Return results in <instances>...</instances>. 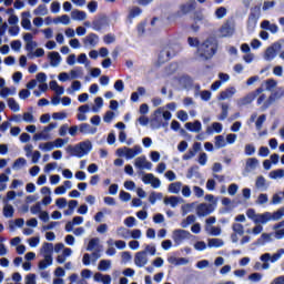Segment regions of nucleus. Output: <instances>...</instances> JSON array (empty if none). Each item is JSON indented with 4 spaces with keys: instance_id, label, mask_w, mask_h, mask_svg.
<instances>
[{
    "instance_id": "1",
    "label": "nucleus",
    "mask_w": 284,
    "mask_h": 284,
    "mask_svg": "<svg viewBox=\"0 0 284 284\" xmlns=\"http://www.w3.org/2000/svg\"><path fill=\"white\" fill-rule=\"evenodd\" d=\"M246 216L255 224L262 223V225H265V223H268V221H281V219L284 216V207L278 209L277 211L273 212V214L270 212L256 214L254 209H248L246 211Z\"/></svg>"
},
{
    "instance_id": "2",
    "label": "nucleus",
    "mask_w": 284,
    "mask_h": 284,
    "mask_svg": "<svg viewBox=\"0 0 284 284\" xmlns=\"http://www.w3.org/2000/svg\"><path fill=\"white\" fill-rule=\"evenodd\" d=\"M90 150H92V142L90 141L80 142L75 146L69 145L67 148V152L71 154V156H77L78 159H83V156H85Z\"/></svg>"
},
{
    "instance_id": "3",
    "label": "nucleus",
    "mask_w": 284,
    "mask_h": 284,
    "mask_svg": "<svg viewBox=\"0 0 284 284\" xmlns=\"http://www.w3.org/2000/svg\"><path fill=\"white\" fill-rule=\"evenodd\" d=\"M216 43H213L212 40L207 39L202 44H200L197 52L201 57V59H212L214 54H216Z\"/></svg>"
},
{
    "instance_id": "4",
    "label": "nucleus",
    "mask_w": 284,
    "mask_h": 284,
    "mask_svg": "<svg viewBox=\"0 0 284 284\" xmlns=\"http://www.w3.org/2000/svg\"><path fill=\"white\" fill-rule=\"evenodd\" d=\"M152 130H161V128H168V122H163V108L156 109L150 120Z\"/></svg>"
},
{
    "instance_id": "5",
    "label": "nucleus",
    "mask_w": 284,
    "mask_h": 284,
    "mask_svg": "<svg viewBox=\"0 0 284 284\" xmlns=\"http://www.w3.org/2000/svg\"><path fill=\"white\" fill-rule=\"evenodd\" d=\"M143 152V149H141V145H134L132 149L128 146H123L116 150L118 156H125V159H134V156H139Z\"/></svg>"
},
{
    "instance_id": "6",
    "label": "nucleus",
    "mask_w": 284,
    "mask_h": 284,
    "mask_svg": "<svg viewBox=\"0 0 284 284\" xmlns=\"http://www.w3.org/2000/svg\"><path fill=\"white\" fill-rule=\"evenodd\" d=\"M260 18H261V4H257L251 8V12L248 14V19L246 22L247 30H254L256 28V23H258Z\"/></svg>"
},
{
    "instance_id": "7",
    "label": "nucleus",
    "mask_w": 284,
    "mask_h": 284,
    "mask_svg": "<svg viewBox=\"0 0 284 284\" xmlns=\"http://www.w3.org/2000/svg\"><path fill=\"white\" fill-rule=\"evenodd\" d=\"M63 145H65V140L58 138L53 142L40 143L39 148L44 152H51L54 148H63Z\"/></svg>"
},
{
    "instance_id": "8",
    "label": "nucleus",
    "mask_w": 284,
    "mask_h": 284,
    "mask_svg": "<svg viewBox=\"0 0 284 284\" xmlns=\"http://www.w3.org/2000/svg\"><path fill=\"white\" fill-rule=\"evenodd\" d=\"M191 234L189 231L183 229H178L173 231L172 239L176 245H181L182 242L185 241V239H190Z\"/></svg>"
},
{
    "instance_id": "9",
    "label": "nucleus",
    "mask_w": 284,
    "mask_h": 284,
    "mask_svg": "<svg viewBox=\"0 0 284 284\" xmlns=\"http://www.w3.org/2000/svg\"><path fill=\"white\" fill-rule=\"evenodd\" d=\"M234 32V21L232 20H226L225 23H223L222 27L220 28V34H222V37H232Z\"/></svg>"
},
{
    "instance_id": "10",
    "label": "nucleus",
    "mask_w": 284,
    "mask_h": 284,
    "mask_svg": "<svg viewBox=\"0 0 284 284\" xmlns=\"http://www.w3.org/2000/svg\"><path fill=\"white\" fill-rule=\"evenodd\" d=\"M284 254V248L277 250L276 253L271 255L270 253H264L261 255L260 261H263V263H267V261H271V263H276Z\"/></svg>"
},
{
    "instance_id": "11",
    "label": "nucleus",
    "mask_w": 284,
    "mask_h": 284,
    "mask_svg": "<svg viewBox=\"0 0 284 284\" xmlns=\"http://www.w3.org/2000/svg\"><path fill=\"white\" fill-rule=\"evenodd\" d=\"M214 212V205L207 204V203H201L196 207V214L197 216H209V214H212Z\"/></svg>"
},
{
    "instance_id": "12",
    "label": "nucleus",
    "mask_w": 284,
    "mask_h": 284,
    "mask_svg": "<svg viewBox=\"0 0 284 284\" xmlns=\"http://www.w3.org/2000/svg\"><path fill=\"white\" fill-rule=\"evenodd\" d=\"M134 264L136 267H145L148 265V256L145 254V251H140L134 256Z\"/></svg>"
},
{
    "instance_id": "13",
    "label": "nucleus",
    "mask_w": 284,
    "mask_h": 284,
    "mask_svg": "<svg viewBox=\"0 0 284 284\" xmlns=\"http://www.w3.org/2000/svg\"><path fill=\"white\" fill-rule=\"evenodd\" d=\"M284 97V91H275L273 94L268 97V99L264 102L262 110H267L276 99H283Z\"/></svg>"
},
{
    "instance_id": "14",
    "label": "nucleus",
    "mask_w": 284,
    "mask_h": 284,
    "mask_svg": "<svg viewBox=\"0 0 284 284\" xmlns=\"http://www.w3.org/2000/svg\"><path fill=\"white\" fill-rule=\"evenodd\" d=\"M84 45H91V48H97L99 45V36L97 33H89L83 39Z\"/></svg>"
},
{
    "instance_id": "15",
    "label": "nucleus",
    "mask_w": 284,
    "mask_h": 284,
    "mask_svg": "<svg viewBox=\"0 0 284 284\" xmlns=\"http://www.w3.org/2000/svg\"><path fill=\"white\" fill-rule=\"evenodd\" d=\"M276 48H281V44L275 42L273 45L268 47L265 51L266 61H272L276 57Z\"/></svg>"
},
{
    "instance_id": "16",
    "label": "nucleus",
    "mask_w": 284,
    "mask_h": 284,
    "mask_svg": "<svg viewBox=\"0 0 284 284\" xmlns=\"http://www.w3.org/2000/svg\"><path fill=\"white\" fill-rule=\"evenodd\" d=\"M236 94V89L234 87L226 88L219 95L220 101H225V99H232Z\"/></svg>"
},
{
    "instance_id": "17",
    "label": "nucleus",
    "mask_w": 284,
    "mask_h": 284,
    "mask_svg": "<svg viewBox=\"0 0 284 284\" xmlns=\"http://www.w3.org/2000/svg\"><path fill=\"white\" fill-rule=\"evenodd\" d=\"M180 10L183 14H190V12H194V10H196V2L190 1L181 4Z\"/></svg>"
},
{
    "instance_id": "18",
    "label": "nucleus",
    "mask_w": 284,
    "mask_h": 284,
    "mask_svg": "<svg viewBox=\"0 0 284 284\" xmlns=\"http://www.w3.org/2000/svg\"><path fill=\"white\" fill-rule=\"evenodd\" d=\"M272 241V234L270 233H263L255 242L253 245L261 246L265 245V243H270Z\"/></svg>"
},
{
    "instance_id": "19",
    "label": "nucleus",
    "mask_w": 284,
    "mask_h": 284,
    "mask_svg": "<svg viewBox=\"0 0 284 284\" xmlns=\"http://www.w3.org/2000/svg\"><path fill=\"white\" fill-rule=\"evenodd\" d=\"M49 59H50V64L52 65V68H57V65H59V63H61V54H59V52H57V51H52L49 54Z\"/></svg>"
},
{
    "instance_id": "20",
    "label": "nucleus",
    "mask_w": 284,
    "mask_h": 284,
    "mask_svg": "<svg viewBox=\"0 0 284 284\" xmlns=\"http://www.w3.org/2000/svg\"><path fill=\"white\" fill-rule=\"evenodd\" d=\"M185 128L189 132H199L202 129V124L201 121L195 120L194 122H187Z\"/></svg>"
},
{
    "instance_id": "21",
    "label": "nucleus",
    "mask_w": 284,
    "mask_h": 284,
    "mask_svg": "<svg viewBox=\"0 0 284 284\" xmlns=\"http://www.w3.org/2000/svg\"><path fill=\"white\" fill-rule=\"evenodd\" d=\"M41 252L44 256H52V252H54V244L44 242Z\"/></svg>"
},
{
    "instance_id": "22",
    "label": "nucleus",
    "mask_w": 284,
    "mask_h": 284,
    "mask_svg": "<svg viewBox=\"0 0 284 284\" xmlns=\"http://www.w3.org/2000/svg\"><path fill=\"white\" fill-rule=\"evenodd\" d=\"M195 176V179H201V173L199 172V165H193L187 170L186 179H192Z\"/></svg>"
},
{
    "instance_id": "23",
    "label": "nucleus",
    "mask_w": 284,
    "mask_h": 284,
    "mask_svg": "<svg viewBox=\"0 0 284 284\" xmlns=\"http://www.w3.org/2000/svg\"><path fill=\"white\" fill-rule=\"evenodd\" d=\"M79 132H81V134H94L97 129H92V126H90L88 123H82L79 126Z\"/></svg>"
},
{
    "instance_id": "24",
    "label": "nucleus",
    "mask_w": 284,
    "mask_h": 284,
    "mask_svg": "<svg viewBox=\"0 0 284 284\" xmlns=\"http://www.w3.org/2000/svg\"><path fill=\"white\" fill-rule=\"evenodd\" d=\"M212 128L210 126L207 128L206 132L209 134H212V132H216V134H221V132H223V124H221L220 122H213Z\"/></svg>"
},
{
    "instance_id": "25",
    "label": "nucleus",
    "mask_w": 284,
    "mask_h": 284,
    "mask_svg": "<svg viewBox=\"0 0 284 284\" xmlns=\"http://www.w3.org/2000/svg\"><path fill=\"white\" fill-rule=\"evenodd\" d=\"M44 260L39 262V270H45L49 265H52V256L51 255H43Z\"/></svg>"
},
{
    "instance_id": "26",
    "label": "nucleus",
    "mask_w": 284,
    "mask_h": 284,
    "mask_svg": "<svg viewBox=\"0 0 284 284\" xmlns=\"http://www.w3.org/2000/svg\"><path fill=\"white\" fill-rule=\"evenodd\" d=\"M71 17L77 21H85V17H88V14L85 11L74 10L71 12Z\"/></svg>"
},
{
    "instance_id": "27",
    "label": "nucleus",
    "mask_w": 284,
    "mask_h": 284,
    "mask_svg": "<svg viewBox=\"0 0 284 284\" xmlns=\"http://www.w3.org/2000/svg\"><path fill=\"white\" fill-rule=\"evenodd\" d=\"M182 185H183V183H181V182H173L169 185V192L171 194H179L181 192Z\"/></svg>"
},
{
    "instance_id": "28",
    "label": "nucleus",
    "mask_w": 284,
    "mask_h": 284,
    "mask_svg": "<svg viewBox=\"0 0 284 284\" xmlns=\"http://www.w3.org/2000/svg\"><path fill=\"white\" fill-rule=\"evenodd\" d=\"M221 108H222V112H221V114L217 116V120H219V121H225V120L227 119L230 105H229V104H225V103H222Z\"/></svg>"
},
{
    "instance_id": "29",
    "label": "nucleus",
    "mask_w": 284,
    "mask_h": 284,
    "mask_svg": "<svg viewBox=\"0 0 284 284\" xmlns=\"http://www.w3.org/2000/svg\"><path fill=\"white\" fill-rule=\"evenodd\" d=\"M232 230L235 234H239V236H243L245 234V227L241 223H233Z\"/></svg>"
},
{
    "instance_id": "30",
    "label": "nucleus",
    "mask_w": 284,
    "mask_h": 284,
    "mask_svg": "<svg viewBox=\"0 0 284 284\" xmlns=\"http://www.w3.org/2000/svg\"><path fill=\"white\" fill-rule=\"evenodd\" d=\"M112 262L110 260H101L99 265H98V270L100 272H108V268L111 267Z\"/></svg>"
},
{
    "instance_id": "31",
    "label": "nucleus",
    "mask_w": 284,
    "mask_h": 284,
    "mask_svg": "<svg viewBox=\"0 0 284 284\" xmlns=\"http://www.w3.org/2000/svg\"><path fill=\"white\" fill-rule=\"evenodd\" d=\"M71 79H79L83 77V67H75L74 70L70 71Z\"/></svg>"
},
{
    "instance_id": "32",
    "label": "nucleus",
    "mask_w": 284,
    "mask_h": 284,
    "mask_svg": "<svg viewBox=\"0 0 284 284\" xmlns=\"http://www.w3.org/2000/svg\"><path fill=\"white\" fill-rule=\"evenodd\" d=\"M8 106L12 110V112H19V110H21V106H19V103H17L14 98L8 99Z\"/></svg>"
},
{
    "instance_id": "33",
    "label": "nucleus",
    "mask_w": 284,
    "mask_h": 284,
    "mask_svg": "<svg viewBox=\"0 0 284 284\" xmlns=\"http://www.w3.org/2000/svg\"><path fill=\"white\" fill-rule=\"evenodd\" d=\"M164 203H165V205L171 204V207H176V205H179V197L174 196V195H172L170 197H165Z\"/></svg>"
},
{
    "instance_id": "34",
    "label": "nucleus",
    "mask_w": 284,
    "mask_h": 284,
    "mask_svg": "<svg viewBox=\"0 0 284 284\" xmlns=\"http://www.w3.org/2000/svg\"><path fill=\"white\" fill-rule=\"evenodd\" d=\"M58 22L62 23L63 26H70V16L62 14L61 17L55 18L53 20V23H58Z\"/></svg>"
},
{
    "instance_id": "35",
    "label": "nucleus",
    "mask_w": 284,
    "mask_h": 284,
    "mask_svg": "<svg viewBox=\"0 0 284 284\" xmlns=\"http://www.w3.org/2000/svg\"><path fill=\"white\" fill-rule=\"evenodd\" d=\"M209 247H223V240L221 239H209Z\"/></svg>"
},
{
    "instance_id": "36",
    "label": "nucleus",
    "mask_w": 284,
    "mask_h": 284,
    "mask_svg": "<svg viewBox=\"0 0 284 284\" xmlns=\"http://www.w3.org/2000/svg\"><path fill=\"white\" fill-rule=\"evenodd\" d=\"M252 101H254V97L250 93L244 98H241L239 100V105L243 106V105H250V103H252Z\"/></svg>"
},
{
    "instance_id": "37",
    "label": "nucleus",
    "mask_w": 284,
    "mask_h": 284,
    "mask_svg": "<svg viewBox=\"0 0 284 284\" xmlns=\"http://www.w3.org/2000/svg\"><path fill=\"white\" fill-rule=\"evenodd\" d=\"M142 12L143 10L140 7H133L129 12V19H136Z\"/></svg>"
},
{
    "instance_id": "38",
    "label": "nucleus",
    "mask_w": 284,
    "mask_h": 284,
    "mask_svg": "<svg viewBox=\"0 0 284 284\" xmlns=\"http://www.w3.org/2000/svg\"><path fill=\"white\" fill-rule=\"evenodd\" d=\"M3 216H6V219H12V216H14V207H12V205H6L3 207Z\"/></svg>"
},
{
    "instance_id": "39",
    "label": "nucleus",
    "mask_w": 284,
    "mask_h": 284,
    "mask_svg": "<svg viewBox=\"0 0 284 284\" xmlns=\"http://www.w3.org/2000/svg\"><path fill=\"white\" fill-rule=\"evenodd\" d=\"M284 170L277 169L270 172V179H283Z\"/></svg>"
},
{
    "instance_id": "40",
    "label": "nucleus",
    "mask_w": 284,
    "mask_h": 284,
    "mask_svg": "<svg viewBox=\"0 0 284 284\" xmlns=\"http://www.w3.org/2000/svg\"><path fill=\"white\" fill-rule=\"evenodd\" d=\"M225 145H227V143L225 142V136L223 135L215 136V148L221 149V148H225Z\"/></svg>"
},
{
    "instance_id": "41",
    "label": "nucleus",
    "mask_w": 284,
    "mask_h": 284,
    "mask_svg": "<svg viewBox=\"0 0 284 284\" xmlns=\"http://www.w3.org/2000/svg\"><path fill=\"white\" fill-rule=\"evenodd\" d=\"M161 200L163 199V193H156V192H152L149 195V203H151V205H154V203H156V200Z\"/></svg>"
},
{
    "instance_id": "42",
    "label": "nucleus",
    "mask_w": 284,
    "mask_h": 284,
    "mask_svg": "<svg viewBox=\"0 0 284 284\" xmlns=\"http://www.w3.org/2000/svg\"><path fill=\"white\" fill-rule=\"evenodd\" d=\"M34 14H38L39 17H45V14H48V7H45V4H40L34 10Z\"/></svg>"
},
{
    "instance_id": "43",
    "label": "nucleus",
    "mask_w": 284,
    "mask_h": 284,
    "mask_svg": "<svg viewBox=\"0 0 284 284\" xmlns=\"http://www.w3.org/2000/svg\"><path fill=\"white\" fill-rule=\"evenodd\" d=\"M227 14V8L220 7L215 10V17L216 19H223Z\"/></svg>"
},
{
    "instance_id": "44",
    "label": "nucleus",
    "mask_w": 284,
    "mask_h": 284,
    "mask_svg": "<svg viewBox=\"0 0 284 284\" xmlns=\"http://www.w3.org/2000/svg\"><path fill=\"white\" fill-rule=\"evenodd\" d=\"M92 29L95 30L97 32H100V30L103 29V20L102 19L93 20Z\"/></svg>"
},
{
    "instance_id": "45",
    "label": "nucleus",
    "mask_w": 284,
    "mask_h": 284,
    "mask_svg": "<svg viewBox=\"0 0 284 284\" xmlns=\"http://www.w3.org/2000/svg\"><path fill=\"white\" fill-rule=\"evenodd\" d=\"M258 165V159L256 158H248L246 160V168H251V170H254Z\"/></svg>"
},
{
    "instance_id": "46",
    "label": "nucleus",
    "mask_w": 284,
    "mask_h": 284,
    "mask_svg": "<svg viewBox=\"0 0 284 284\" xmlns=\"http://www.w3.org/2000/svg\"><path fill=\"white\" fill-rule=\"evenodd\" d=\"M103 41L106 45H110L116 41V37H114L112 33H108L103 37Z\"/></svg>"
},
{
    "instance_id": "47",
    "label": "nucleus",
    "mask_w": 284,
    "mask_h": 284,
    "mask_svg": "<svg viewBox=\"0 0 284 284\" xmlns=\"http://www.w3.org/2000/svg\"><path fill=\"white\" fill-rule=\"evenodd\" d=\"M244 152L246 156H252L256 152V148L254 146V144H246Z\"/></svg>"
},
{
    "instance_id": "48",
    "label": "nucleus",
    "mask_w": 284,
    "mask_h": 284,
    "mask_svg": "<svg viewBox=\"0 0 284 284\" xmlns=\"http://www.w3.org/2000/svg\"><path fill=\"white\" fill-rule=\"evenodd\" d=\"M52 119H54V121H63V119H68V113H65V112H54L52 114Z\"/></svg>"
},
{
    "instance_id": "49",
    "label": "nucleus",
    "mask_w": 284,
    "mask_h": 284,
    "mask_svg": "<svg viewBox=\"0 0 284 284\" xmlns=\"http://www.w3.org/2000/svg\"><path fill=\"white\" fill-rule=\"evenodd\" d=\"M27 161L24 158H19L13 162V168H17V170H21L23 165H26Z\"/></svg>"
},
{
    "instance_id": "50",
    "label": "nucleus",
    "mask_w": 284,
    "mask_h": 284,
    "mask_svg": "<svg viewBox=\"0 0 284 284\" xmlns=\"http://www.w3.org/2000/svg\"><path fill=\"white\" fill-rule=\"evenodd\" d=\"M97 245H99V239H91L88 243L87 251L92 252Z\"/></svg>"
},
{
    "instance_id": "51",
    "label": "nucleus",
    "mask_w": 284,
    "mask_h": 284,
    "mask_svg": "<svg viewBox=\"0 0 284 284\" xmlns=\"http://www.w3.org/2000/svg\"><path fill=\"white\" fill-rule=\"evenodd\" d=\"M146 160L148 159L145 158V155L135 159V166L139 168L140 170H143V165L145 164Z\"/></svg>"
},
{
    "instance_id": "52",
    "label": "nucleus",
    "mask_w": 284,
    "mask_h": 284,
    "mask_svg": "<svg viewBox=\"0 0 284 284\" xmlns=\"http://www.w3.org/2000/svg\"><path fill=\"white\" fill-rule=\"evenodd\" d=\"M114 90H116V92H123V90H125V84L123 83V80L115 81Z\"/></svg>"
},
{
    "instance_id": "53",
    "label": "nucleus",
    "mask_w": 284,
    "mask_h": 284,
    "mask_svg": "<svg viewBox=\"0 0 284 284\" xmlns=\"http://www.w3.org/2000/svg\"><path fill=\"white\" fill-rule=\"evenodd\" d=\"M22 119L26 123H34V115L30 112L23 113Z\"/></svg>"
},
{
    "instance_id": "54",
    "label": "nucleus",
    "mask_w": 284,
    "mask_h": 284,
    "mask_svg": "<svg viewBox=\"0 0 284 284\" xmlns=\"http://www.w3.org/2000/svg\"><path fill=\"white\" fill-rule=\"evenodd\" d=\"M114 119V112L112 111H106L104 116H103V121L104 123H112V120Z\"/></svg>"
},
{
    "instance_id": "55",
    "label": "nucleus",
    "mask_w": 284,
    "mask_h": 284,
    "mask_svg": "<svg viewBox=\"0 0 284 284\" xmlns=\"http://www.w3.org/2000/svg\"><path fill=\"white\" fill-rule=\"evenodd\" d=\"M136 223V219L134 216H129L124 220V225H126V227H134Z\"/></svg>"
},
{
    "instance_id": "56",
    "label": "nucleus",
    "mask_w": 284,
    "mask_h": 284,
    "mask_svg": "<svg viewBox=\"0 0 284 284\" xmlns=\"http://www.w3.org/2000/svg\"><path fill=\"white\" fill-rule=\"evenodd\" d=\"M196 221V216L189 215L185 221L182 222V227H185L186 225H192Z\"/></svg>"
},
{
    "instance_id": "57",
    "label": "nucleus",
    "mask_w": 284,
    "mask_h": 284,
    "mask_svg": "<svg viewBox=\"0 0 284 284\" xmlns=\"http://www.w3.org/2000/svg\"><path fill=\"white\" fill-rule=\"evenodd\" d=\"M30 212L31 214H41V202H38L33 206H31Z\"/></svg>"
},
{
    "instance_id": "58",
    "label": "nucleus",
    "mask_w": 284,
    "mask_h": 284,
    "mask_svg": "<svg viewBox=\"0 0 284 284\" xmlns=\"http://www.w3.org/2000/svg\"><path fill=\"white\" fill-rule=\"evenodd\" d=\"M194 247L197 250V252H203V250L207 248V244H205L203 241H199L194 244Z\"/></svg>"
},
{
    "instance_id": "59",
    "label": "nucleus",
    "mask_w": 284,
    "mask_h": 284,
    "mask_svg": "<svg viewBox=\"0 0 284 284\" xmlns=\"http://www.w3.org/2000/svg\"><path fill=\"white\" fill-rule=\"evenodd\" d=\"M120 199H121V201H124L125 203H128V201H130L132 199V194H130L129 192H125V191H121Z\"/></svg>"
},
{
    "instance_id": "60",
    "label": "nucleus",
    "mask_w": 284,
    "mask_h": 284,
    "mask_svg": "<svg viewBox=\"0 0 284 284\" xmlns=\"http://www.w3.org/2000/svg\"><path fill=\"white\" fill-rule=\"evenodd\" d=\"M258 156H270V149L267 146H261L258 150Z\"/></svg>"
},
{
    "instance_id": "61",
    "label": "nucleus",
    "mask_w": 284,
    "mask_h": 284,
    "mask_svg": "<svg viewBox=\"0 0 284 284\" xmlns=\"http://www.w3.org/2000/svg\"><path fill=\"white\" fill-rule=\"evenodd\" d=\"M178 119L182 122L187 121L189 116H187V112L180 110L178 111Z\"/></svg>"
},
{
    "instance_id": "62",
    "label": "nucleus",
    "mask_w": 284,
    "mask_h": 284,
    "mask_svg": "<svg viewBox=\"0 0 284 284\" xmlns=\"http://www.w3.org/2000/svg\"><path fill=\"white\" fill-rule=\"evenodd\" d=\"M11 49L19 52V50H21V40H13L11 42Z\"/></svg>"
},
{
    "instance_id": "63",
    "label": "nucleus",
    "mask_w": 284,
    "mask_h": 284,
    "mask_svg": "<svg viewBox=\"0 0 284 284\" xmlns=\"http://www.w3.org/2000/svg\"><path fill=\"white\" fill-rule=\"evenodd\" d=\"M26 284H37V275L34 274L27 275Z\"/></svg>"
},
{
    "instance_id": "64",
    "label": "nucleus",
    "mask_w": 284,
    "mask_h": 284,
    "mask_svg": "<svg viewBox=\"0 0 284 284\" xmlns=\"http://www.w3.org/2000/svg\"><path fill=\"white\" fill-rule=\"evenodd\" d=\"M266 90H273V88L276 85V80L274 79H268L266 80Z\"/></svg>"
}]
</instances>
